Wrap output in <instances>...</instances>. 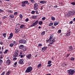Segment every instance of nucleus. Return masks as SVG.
<instances>
[{"instance_id": "nucleus-1", "label": "nucleus", "mask_w": 75, "mask_h": 75, "mask_svg": "<svg viewBox=\"0 0 75 75\" xmlns=\"http://www.w3.org/2000/svg\"><path fill=\"white\" fill-rule=\"evenodd\" d=\"M67 73L69 75H73L75 73V71L74 69H70L67 71Z\"/></svg>"}, {"instance_id": "nucleus-2", "label": "nucleus", "mask_w": 75, "mask_h": 75, "mask_svg": "<svg viewBox=\"0 0 75 75\" xmlns=\"http://www.w3.org/2000/svg\"><path fill=\"white\" fill-rule=\"evenodd\" d=\"M33 70V68L32 67L29 66L26 69V70L25 71V73H29L30 72H31V71Z\"/></svg>"}, {"instance_id": "nucleus-3", "label": "nucleus", "mask_w": 75, "mask_h": 75, "mask_svg": "<svg viewBox=\"0 0 75 75\" xmlns=\"http://www.w3.org/2000/svg\"><path fill=\"white\" fill-rule=\"evenodd\" d=\"M18 53H19V50H15L13 54L14 57H17L18 56Z\"/></svg>"}, {"instance_id": "nucleus-4", "label": "nucleus", "mask_w": 75, "mask_h": 75, "mask_svg": "<svg viewBox=\"0 0 75 75\" xmlns=\"http://www.w3.org/2000/svg\"><path fill=\"white\" fill-rule=\"evenodd\" d=\"M75 13V11H70L69 13V12L68 13L67 16L68 17H69V16H74Z\"/></svg>"}, {"instance_id": "nucleus-5", "label": "nucleus", "mask_w": 75, "mask_h": 75, "mask_svg": "<svg viewBox=\"0 0 75 75\" xmlns=\"http://www.w3.org/2000/svg\"><path fill=\"white\" fill-rule=\"evenodd\" d=\"M19 43L20 44H25L27 43V41L24 39H21L19 41Z\"/></svg>"}, {"instance_id": "nucleus-6", "label": "nucleus", "mask_w": 75, "mask_h": 75, "mask_svg": "<svg viewBox=\"0 0 75 75\" xmlns=\"http://www.w3.org/2000/svg\"><path fill=\"white\" fill-rule=\"evenodd\" d=\"M55 38H53L52 39L50 40V42H49L50 44H51V45H52V44H54V42H55Z\"/></svg>"}, {"instance_id": "nucleus-7", "label": "nucleus", "mask_w": 75, "mask_h": 75, "mask_svg": "<svg viewBox=\"0 0 75 75\" xmlns=\"http://www.w3.org/2000/svg\"><path fill=\"white\" fill-rule=\"evenodd\" d=\"M38 23V21L37 20L33 24H32L30 27H34V26H35V25H37V24Z\"/></svg>"}, {"instance_id": "nucleus-8", "label": "nucleus", "mask_w": 75, "mask_h": 75, "mask_svg": "<svg viewBox=\"0 0 75 75\" xmlns=\"http://www.w3.org/2000/svg\"><path fill=\"white\" fill-rule=\"evenodd\" d=\"M38 6L39 5L37 4V3H36L35 4H34V10H36L38 9Z\"/></svg>"}, {"instance_id": "nucleus-9", "label": "nucleus", "mask_w": 75, "mask_h": 75, "mask_svg": "<svg viewBox=\"0 0 75 75\" xmlns=\"http://www.w3.org/2000/svg\"><path fill=\"white\" fill-rule=\"evenodd\" d=\"M71 31H70V30H69L67 32V33L66 35V37H69V36L71 35Z\"/></svg>"}, {"instance_id": "nucleus-10", "label": "nucleus", "mask_w": 75, "mask_h": 75, "mask_svg": "<svg viewBox=\"0 0 75 75\" xmlns=\"http://www.w3.org/2000/svg\"><path fill=\"white\" fill-rule=\"evenodd\" d=\"M47 48H48V47L47 46H46L43 47H42L41 51H42V52H44L45 50H46Z\"/></svg>"}, {"instance_id": "nucleus-11", "label": "nucleus", "mask_w": 75, "mask_h": 75, "mask_svg": "<svg viewBox=\"0 0 75 75\" xmlns=\"http://www.w3.org/2000/svg\"><path fill=\"white\" fill-rule=\"evenodd\" d=\"M19 63L20 64H24V59H20L19 61Z\"/></svg>"}, {"instance_id": "nucleus-12", "label": "nucleus", "mask_w": 75, "mask_h": 75, "mask_svg": "<svg viewBox=\"0 0 75 75\" xmlns=\"http://www.w3.org/2000/svg\"><path fill=\"white\" fill-rule=\"evenodd\" d=\"M69 50H68V51H71L72 50H73V48L72 47V46H70L69 47Z\"/></svg>"}, {"instance_id": "nucleus-13", "label": "nucleus", "mask_w": 75, "mask_h": 75, "mask_svg": "<svg viewBox=\"0 0 75 75\" xmlns=\"http://www.w3.org/2000/svg\"><path fill=\"white\" fill-rule=\"evenodd\" d=\"M40 4H45V3H47V1H41L40 2Z\"/></svg>"}, {"instance_id": "nucleus-14", "label": "nucleus", "mask_w": 75, "mask_h": 75, "mask_svg": "<svg viewBox=\"0 0 75 75\" xmlns=\"http://www.w3.org/2000/svg\"><path fill=\"white\" fill-rule=\"evenodd\" d=\"M10 63H11V62L10 59H8L6 61V64H7V65H8L9 64H10Z\"/></svg>"}, {"instance_id": "nucleus-15", "label": "nucleus", "mask_w": 75, "mask_h": 75, "mask_svg": "<svg viewBox=\"0 0 75 75\" xmlns=\"http://www.w3.org/2000/svg\"><path fill=\"white\" fill-rule=\"evenodd\" d=\"M31 57V54H29L26 56V58H27L28 59H30Z\"/></svg>"}, {"instance_id": "nucleus-16", "label": "nucleus", "mask_w": 75, "mask_h": 75, "mask_svg": "<svg viewBox=\"0 0 75 75\" xmlns=\"http://www.w3.org/2000/svg\"><path fill=\"white\" fill-rule=\"evenodd\" d=\"M20 30H18V29H15V33L17 34H19L20 33Z\"/></svg>"}, {"instance_id": "nucleus-17", "label": "nucleus", "mask_w": 75, "mask_h": 75, "mask_svg": "<svg viewBox=\"0 0 75 75\" xmlns=\"http://www.w3.org/2000/svg\"><path fill=\"white\" fill-rule=\"evenodd\" d=\"M66 65L67 63H66L65 62L63 63L62 64V66L63 67H65V66Z\"/></svg>"}, {"instance_id": "nucleus-18", "label": "nucleus", "mask_w": 75, "mask_h": 75, "mask_svg": "<svg viewBox=\"0 0 75 75\" xmlns=\"http://www.w3.org/2000/svg\"><path fill=\"white\" fill-rule=\"evenodd\" d=\"M53 37H54V34H51L49 38L50 40H51V39H52V38H53Z\"/></svg>"}, {"instance_id": "nucleus-19", "label": "nucleus", "mask_w": 75, "mask_h": 75, "mask_svg": "<svg viewBox=\"0 0 75 75\" xmlns=\"http://www.w3.org/2000/svg\"><path fill=\"white\" fill-rule=\"evenodd\" d=\"M24 48V46L23 45H21L19 47V49H23Z\"/></svg>"}, {"instance_id": "nucleus-20", "label": "nucleus", "mask_w": 75, "mask_h": 75, "mask_svg": "<svg viewBox=\"0 0 75 75\" xmlns=\"http://www.w3.org/2000/svg\"><path fill=\"white\" fill-rule=\"evenodd\" d=\"M14 46H15V44H13V43H11L9 45V46L11 47H13V46H14Z\"/></svg>"}, {"instance_id": "nucleus-21", "label": "nucleus", "mask_w": 75, "mask_h": 75, "mask_svg": "<svg viewBox=\"0 0 75 75\" xmlns=\"http://www.w3.org/2000/svg\"><path fill=\"white\" fill-rule=\"evenodd\" d=\"M9 17H10L11 18H14V15H10L9 16Z\"/></svg>"}, {"instance_id": "nucleus-22", "label": "nucleus", "mask_w": 75, "mask_h": 75, "mask_svg": "<svg viewBox=\"0 0 75 75\" xmlns=\"http://www.w3.org/2000/svg\"><path fill=\"white\" fill-rule=\"evenodd\" d=\"M22 4L21 6L22 7H25V4L23 1L22 2Z\"/></svg>"}, {"instance_id": "nucleus-23", "label": "nucleus", "mask_w": 75, "mask_h": 75, "mask_svg": "<svg viewBox=\"0 0 75 75\" xmlns=\"http://www.w3.org/2000/svg\"><path fill=\"white\" fill-rule=\"evenodd\" d=\"M24 3L25 4H28V1H23Z\"/></svg>"}, {"instance_id": "nucleus-24", "label": "nucleus", "mask_w": 75, "mask_h": 75, "mask_svg": "<svg viewBox=\"0 0 75 75\" xmlns=\"http://www.w3.org/2000/svg\"><path fill=\"white\" fill-rule=\"evenodd\" d=\"M6 35H7V33H3L2 34V35L4 37V38L6 37Z\"/></svg>"}, {"instance_id": "nucleus-25", "label": "nucleus", "mask_w": 75, "mask_h": 75, "mask_svg": "<svg viewBox=\"0 0 75 75\" xmlns=\"http://www.w3.org/2000/svg\"><path fill=\"white\" fill-rule=\"evenodd\" d=\"M12 43L15 45V46H16V45H17V42L15 41H13Z\"/></svg>"}, {"instance_id": "nucleus-26", "label": "nucleus", "mask_w": 75, "mask_h": 75, "mask_svg": "<svg viewBox=\"0 0 75 75\" xmlns=\"http://www.w3.org/2000/svg\"><path fill=\"white\" fill-rule=\"evenodd\" d=\"M75 60V58L73 57H71L70 58V60L71 61H74Z\"/></svg>"}, {"instance_id": "nucleus-27", "label": "nucleus", "mask_w": 75, "mask_h": 75, "mask_svg": "<svg viewBox=\"0 0 75 75\" xmlns=\"http://www.w3.org/2000/svg\"><path fill=\"white\" fill-rule=\"evenodd\" d=\"M25 26V25H21L20 28H24Z\"/></svg>"}, {"instance_id": "nucleus-28", "label": "nucleus", "mask_w": 75, "mask_h": 75, "mask_svg": "<svg viewBox=\"0 0 75 75\" xmlns=\"http://www.w3.org/2000/svg\"><path fill=\"white\" fill-rule=\"evenodd\" d=\"M45 31H43L41 33V34L42 35H45Z\"/></svg>"}, {"instance_id": "nucleus-29", "label": "nucleus", "mask_w": 75, "mask_h": 75, "mask_svg": "<svg viewBox=\"0 0 75 75\" xmlns=\"http://www.w3.org/2000/svg\"><path fill=\"white\" fill-rule=\"evenodd\" d=\"M11 73V71H8L6 74V75H9Z\"/></svg>"}, {"instance_id": "nucleus-30", "label": "nucleus", "mask_w": 75, "mask_h": 75, "mask_svg": "<svg viewBox=\"0 0 75 75\" xmlns=\"http://www.w3.org/2000/svg\"><path fill=\"white\" fill-rule=\"evenodd\" d=\"M13 12V11L12 10H8V13H12Z\"/></svg>"}, {"instance_id": "nucleus-31", "label": "nucleus", "mask_w": 75, "mask_h": 75, "mask_svg": "<svg viewBox=\"0 0 75 75\" xmlns=\"http://www.w3.org/2000/svg\"><path fill=\"white\" fill-rule=\"evenodd\" d=\"M32 18L33 19H36V18H37V16H33L32 17Z\"/></svg>"}, {"instance_id": "nucleus-32", "label": "nucleus", "mask_w": 75, "mask_h": 75, "mask_svg": "<svg viewBox=\"0 0 75 75\" xmlns=\"http://www.w3.org/2000/svg\"><path fill=\"white\" fill-rule=\"evenodd\" d=\"M58 24V23L57 22H54V25H55V27L56 25H57Z\"/></svg>"}, {"instance_id": "nucleus-33", "label": "nucleus", "mask_w": 75, "mask_h": 75, "mask_svg": "<svg viewBox=\"0 0 75 75\" xmlns=\"http://www.w3.org/2000/svg\"><path fill=\"white\" fill-rule=\"evenodd\" d=\"M3 60L0 59V65H1L2 64H3Z\"/></svg>"}, {"instance_id": "nucleus-34", "label": "nucleus", "mask_w": 75, "mask_h": 75, "mask_svg": "<svg viewBox=\"0 0 75 75\" xmlns=\"http://www.w3.org/2000/svg\"><path fill=\"white\" fill-rule=\"evenodd\" d=\"M52 62V61L51 60L49 61L47 63V64L48 65H50L51 63Z\"/></svg>"}, {"instance_id": "nucleus-35", "label": "nucleus", "mask_w": 75, "mask_h": 75, "mask_svg": "<svg viewBox=\"0 0 75 75\" xmlns=\"http://www.w3.org/2000/svg\"><path fill=\"white\" fill-rule=\"evenodd\" d=\"M61 30L60 29L58 30V32H57V33L58 34H59L61 32Z\"/></svg>"}, {"instance_id": "nucleus-36", "label": "nucleus", "mask_w": 75, "mask_h": 75, "mask_svg": "<svg viewBox=\"0 0 75 75\" xmlns=\"http://www.w3.org/2000/svg\"><path fill=\"white\" fill-rule=\"evenodd\" d=\"M39 24L40 25H42V24H43L42 22L41 21H40L39 22Z\"/></svg>"}, {"instance_id": "nucleus-37", "label": "nucleus", "mask_w": 75, "mask_h": 75, "mask_svg": "<svg viewBox=\"0 0 75 75\" xmlns=\"http://www.w3.org/2000/svg\"><path fill=\"white\" fill-rule=\"evenodd\" d=\"M19 17L21 19V18H23V15H21V14H20L19 15Z\"/></svg>"}, {"instance_id": "nucleus-38", "label": "nucleus", "mask_w": 75, "mask_h": 75, "mask_svg": "<svg viewBox=\"0 0 75 75\" xmlns=\"http://www.w3.org/2000/svg\"><path fill=\"white\" fill-rule=\"evenodd\" d=\"M31 14H35V11H33L31 12Z\"/></svg>"}, {"instance_id": "nucleus-39", "label": "nucleus", "mask_w": 75, "mask_h": 75, "mask_svg": "<svg viewBox=\"0 0 75 75\" xmlns=\"http://www.w3.org/2000/svg\"><path fill=\"white\" fill-rule=\"evenodd\" d=\"M12 37H13L12 36H9V37L8 38V40H10V39H11Z\"/></svg>"}, {"instance_id": "nucleus-40", "label": "nucleus", "mask_w": 75, "mask_h": 75, "mask_svg": "<svg viewBox=\"0 0 75 75\" xmlns=\"http://www.w3.org/2000/svg\"><path fill=\"white\" fill-rule=\"evenodd\" d=\"M30 1L31 2V3H35V1L34 0H30Z\"/></svg>"}, {"instance_id": "nucleus-41", "label": "nucleus", "mask_w": 75, "mask_h": 75, "mask_svg": "<svg viewBox=\"0 0 75 75\" xmlns=\"http://www.w3.org/2000/svg\"><path fill=\"white\" fill-rule=\"evenodd\" d=\"M8 49H7V50H6L4 52V54H6V53H7V52H8Z\"/></svg>"}, {"instance_id": "nucleus-42", "label": "nucleus", "mask_w": 75, "mask_h": 75, "mask_svg": "<svg viewBox=\"0 0 75 75\" xmlns=\"http://www.w3.org/2000/svg\"><path fill=\"white\" fill-rule=\"evenodd\" d=\"M3 57H4V55H3L0 56V59H2L3 58Z\"/></svg>"}, {"instance_id": "nucleus-43", "label": "nucleus", "mask_w": 75, "mask_h": 75, "mask_svg": "<svg viewBox=\"0 0 75 75\" xmlns=\"http://www.w3.org/2000/svg\"><path fill=\"white\" fill-rule=\"evenodd\" d=\"M53 25V23H50L48 25L49 27H50V26H51V25Z\"/></svg>"}, {"instance_id": "nucleus-44", "label": "nucleus", "mask_w": 75, "mask_h": 75, "mask_svg": "<svg viewBox=\"0 0 75 75\" xmlns=\"http://www.w3.org/2000/svg\"><path fill=\"white\" fill-rule=\"evenodd\" d=\"M10 36H11V37H13V33L11 32L10 34Z\"/></svg>"}, {"instance_id": "nucleus-45", "label": "nucleus", "mask_w": 75, "mask_h": 75, "mask_svg": "<svg viewBox=\"0 0 75 75\" xmlns=\"http://www.w3.org/2000/svg\"><path fill=\"white\" fill-rule=\"evenodd\" d=\"M71 4H72V5H73V6H75V2H72L71 3Z\"/></svg>"}, {"instance_id": "nucleus-46", "label": "nucleus", "mask_w": 75, "mask_h": 75, "mask_svg": "<svg viewBox=\"0 0 75 75\" xmlns=\"http://www.w3.org/2000/svg\"><path fill=\"white\" fill-rule=\"evenodd\" d=\"M41 64H39L38 65V68H40V67H41Z\"/></svg>"}, {"instance_id": "nucleus-47", "label": "nucleus", "mask_w": 75, "mask_h": 75, "mask_svg": "<svg viewBox=\"0 0 75 75\" xmlns=\"http://www.w3.org/2000/svg\"><path fill=\"white\" fill-rule=\"evenodd\" d=\"M27 50V48H24L23 49V51L24 52L25 51Z\"/></svg>"}, {"instance_id": "nucleus-48", "label": "nucleus", "mask_w": 75, "mask_h": 75, "mask_svg": "<svg viewBox=\"0 0 75 75\" xmlns=\"http://www.w3.org/2000/svg\"><path fill=\"white\" fill-rule=\"evenodd\" d=\"M38 45L39 46V47H42V44L40 43Z\"/></svg>"}, {"instance_id": "nucleus-49", "label": "nucleus", "mask_w": 75, "mask_h": 75, "mask_svg": "<svg viewBox=\"0 0 75 75\" xmlns=\"http://www.w3.org/2000/svg\"><path fill=\"white\" fill-rule=\"evenodd\" d=\"M23 54V53L22 52H20L19 54V57H20Z\"/></svg>"}, {"instance_id": "nucleus-50", "label": "nucleus", "mask_w": 75, "mask_h": 75, "mask_svg": "<svg viewBox=\"0 0 75 75\" xmlns=\"http://www.w3.org/2000/svg\"><path fill=\"white\" fill-rule=\"evenodd\" d=\"M17 14H18V13H17V12H15L14 13V15H15V16H16Z\"/></svg>"}, {"instance_id": "nucleus-51", "label": "nucleus", "mask_w": 75, "mask_h": 75, "mask_svg": "<svg viewBox=\"0 0 75 75\" xmlns=\"http://www.w3.org/2000/svg\"><path fill=\"white\" fill-rule=\"evenodd\" d=\"M3 19H5V18L6 19L7 18V16H4L3 17Z\"/></svg>"}, {"instance_id": "nucleus-52", "label": "nucleus", "mask_w": 75, "mask_h": 75, "mask_svg": "<svg viewBox=\"0 0 75 75\" xmlns=\"http://www.w3.org/2000/svg\"><path fill=\"white\" fill-rule=\"evenodd\" d=\"M72 23H73V21H71L69 22V24H72Z\"/></svg>"}, {"instance_id": "nucleus-53", "label": "nucleus", "mask_w": 75, "mask_h": 75, "mask_svg": "<svg viewBox=\"0 0 75 75\" xmlns=\"http://www.w3.org/2000/svg\"><path fill=\"white\" fill-rule=\"evenodd\" d=\"M5 74V71L2 72L1 75H4Z\"/></svg>"}, {"instance_id": "nucleus-54", "label": "nucleus", "mask_w": 75, "mask_h": 75, "mask_svg": "<svg viewBox=\"0 0 75 75\" xmlns=\"http://www.w3.org/2000/svg\"><path fill=\"white\" fill-rule=\"evenodd\" d=\"M4 11L3 10H1V9H0V13H2Z\"/></svg>"}, {"instance_id": "nucleus-55", "label": "nucleus", "mask_w": 75, "mask_h": 75, "mask_svg": "<svg viewBox=\"0 0 75 75\" xmlns=\"http://www.w3.org/2000/svg\"><path fill=\"white\" fill-rule=\"evenodd\" d=\"M0 44H1V45H3V42L1 41V42H0Z\"/></svg>"}, {"instance_id": "nucleus-56", "label": "nucleus", "mask_w": 75, "mask_h": 75, "mask_svg": "<svg viewBox=\"0 0 75 75\" xmlns=\"http://www.w3.org/2000/svg\"><path fill=\"white\" fill-rule=\"evenodd\" d=\"M70 54H68L66 56L67 58H68V57L70 55Z\"/></svg>"}, {"instance_id": "nucleus-57", "label": "nucleus", "mask_w": 75, "mask_h": 75, "mask_svg": "<svg viewBox=\"0 0 75 75\" xmlns=\"http://www.w3.org/2000/svg\"><path fill=\"white\" fill-rule=\"evenodd\" d=\"M50 39H48V40H46V41H47V42H49H49H50Z\"/></svg>"}, {"instance_id": "nucleus-58", "label": "nucleus", "mask_w": 75, "mask_h": 75, "mask_svg": "<svg viewBox=\"0 0 75 75\" xmlns=\"http://www.w3.org/2000/svg\"><path fill=\"white\" fill-rule=\"evenodd\" d=\"M20 57H21V58H23V57H24V55H21V56H20Z\"/></svg>"}, {"instance_id": "nucleus-59", "label": "nucleus", "mask_w": 75, "mask_h": 75, "mask_svg": "<svg viewBox=\"0 0 75 75\" xmlns=\"http://www.w3.org/2000/svg\"><path fill=\"white\" fill-rule=\"evenodd\" d=\"M17 64V62H16L15 63H14V65H16Z\"/></svg>"}, {"instance_id": "nucleus-60", "label": "nucleus", "mask_w": 75, "mask_h": 75, "mask_svg": "<svg viewBox=\"0 0 75 75\" xmlns=\"http://www.w3.org/2000/svg\"><path fill=\"white\" fill-rule=\"evenodd\" d=\"M25 21L26 22H27L28 21H29V20H28V19H26Z\"/></svg>"}, {"instance_id": "nucleus-61", "label": "nucleus", "mask_w": 75, "mask_h": 75, "mask_svg": "<svg viewBox=\"0 0 75 75\" xmlns=\"http://www.w3.org/2000/svg\"><path fill=\"white\" fill-rule=\"evenodd\" d=\"M17 58L16 57H15L13 59V60H16Z\"/></svg>"}, {"instance_id": "nucleus-62", "label": "nucleus", "mask_w": 75, "mask_h": 75, "mask_svg": "<svg viewBox=\"0 0 75 75\" xmlns=\"http://www.w3.org/2000/svg\"><path fill=\"white\" fill-rule=\"evenodd\" d=\"M51 66L50 64L49 65H47V67H51Z\"/></svg>"}, {"instance_id": "nucleus-63", "label": "nucleus", "mask_w": 75, "mask_h": 75, "mask_svg": "<svg viewBox=\"0 0 75 75\" xmlns=\"http://www.w3.org/2000/svg\"><path fill=\"white\" fill-rule=\"evenodd\" d=\"M51 19H55V18L53 16L51 17Z\"/></svg>"}, {"instance_id": "nucleus-64", "label": "nucleus", "mask_w": 75, "mask_h": 75, "mask_svg": "<svg viewBox=\"0 0 75 75\" xmlns=\"http://www.w3.org/2000/svg\"><path fill=\"white\" fill-rule=\"evenodd\" d=\"M36 14H39L38 12V11H36Z\"/></svg>"}]
</instances>
